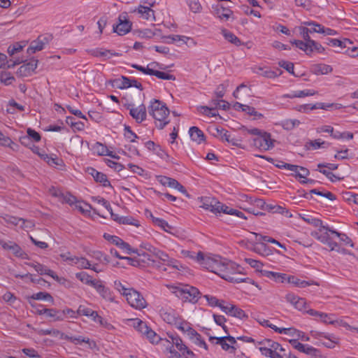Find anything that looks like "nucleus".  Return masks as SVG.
<instances>
[{
	"mask_svg": "<svg viewBox=\"0 0 358 358\" xmlns=\"http://www.w3.org/2000/svg\"><path fill=\"white\" fill-rule=\"evenodd\" d=\"M196 260L201 266L206 269L219 275L222 262L224 259L218 255H205L203 252H199L196 255Z\"/></svg>",
	"mask_w": 358,
	"mask_h": 358,
	"instance_id": "f257e3e1",
	"label": "nucleus"
},
{
	"mask_svg": "<svg viewBox=\"0 0 358 358\" xmlns=\"http://www.w3.org/2000/svg\"><path fill=\"white\" fill-rule=\"evenodd\" d=\"M173 292L183 302L196 303L201 294L199 290L189 285H180L173 287Z\"/></svg>",
	"mask_w": 358,
	"mask_h": 358,
	"instance_id": "f03ea898",
	"label": "nucleus"
},
{
	"mask_svg": "<svg viewBox=\"0 0 358 358\" xmlns=\"http://www.w3.org/2000/svg\"><path fill=\"white\" fill-rule=\"evenodd\" d=\"M241 266L236 264L234 262L224 259V262H222L221 266V270L223 271H220L218 275L231 282L239 283L245 282V279L234 276V275L237 273H241Z\"/></svg>",
	"mask_w": 358,
	"mask_h": 358,
	"instance_id": "7ed1b4c3",
	"label": "nucleus"
},
{
	"mask_svg": "<svg viewBox=\"0 0 358 358\" xmlns=\"http://www.w3.org/2000/svg\"><path fill=\"white\" fill-rule=\"evenodd\" d=\"M167 336L168 338H161L159 342L165 347L166 350H168L169 353H171V350H174V347H176V348L182 352L184 355L185 353H187L190 356L194 355V353L184 344L183 341L178 336L169 334H168Z\"/></svg>",
	"mask_w": 358,
	"mask_h": 358,
	"instance_id": "20e7f679",
	"label": "nucleus"
},
{
	"mask_svg": "<svg viewBox=\"0 0 358 358\" xmlns=\"http://www.w3.org/2000/svg\"><path fill=\"white\" fill-rule=\"evenodd\" d=\"M273 141L269 133L263 131L253 138V145L262 151H266L274 146Z\"/></svg>",
	"mask_w": 358,
	"mask_h": 358,
	"instance_id": "39448f33",
	"label": "nucleus"
},
{
	"mask_svg": "<svg viewBox=\"0 0 358 358\" xmlns=\"http://www.w3.org/2000/svg\"><path fill=\"white\" fill-rule=\"evenodd\" d=\"M126 299L128 303L136 308L143 309L146 306V301L143 296L134 289H130L126 294Z\"/></svg>",
	"mask_w": 358,
	"mask_h": 358,
	"instance_id": "423d86ee",
	"label": "nucleus"
},
{
	"mask_svg": "<svg viewBox=\"0 0 358 358\" xmlns=\"http://www.w3.org/2000/svg\"><path fill=\"white\" fill-rule=\"evenodd\" d=\"M154 256L156 258L155 260H157V262L154 266H157L159 269L166 271V268L164 266V265L175 267L173 264L174 259H171L164 252L154 248Z\"/></svg>",
	"mask_w": 358,
	"mask_h": 358,
	"instance_id": "0eeeda50",
	"label": "nucleus"
},
{
	"mask_svg": "<svg viewBox=\"0 0 358 358\" xmlns=\"http://www.w3.org/2000/svg\"><path fill=\"white\" fill-rule=\"evenodd\" d=\"M209 341L212 343L220 345L224 350L234 352L235 348L233 346L236 343L234 337L231 336H225L222 337L210 336Z\"/></svg>",
	"mask_w": 358,
	"mask_h": 358,
	"instance_id": "6e6552de",
	"label": "nucleus"
},
{
	"mask_svg": "<svg viewBox=\"0 0 358 358\" xmlns=\"http://www.w3.org/2000/svg\"><path fill=\"white\" fill-rule=\"evenodd\" d=\"M119 23L113 25V31L118 35L123 36L129 32L131 29V23L127 19V13H124L118 17Z\"/></svg>",
	"mask_w": 358,
	"mask_h": 358,
	"instance_id": "1a4fd4ad",
	"label": "nucleus"
},
{
	"mask_svg": "<svg viewBox=\"0 0 358 358\" xmlns=\"http://www.w3.org/2000/svg\"><path fill=\"white\" fill-rule=\"evenodd\" d=\"M0 245L6 250L10 251L15 257L22 259H28V255L15 242L5 241L0 239Z\"/></svg>",
	"mask_w": 358,
	"mask_h": 358,
	"instance_id": "9d476101",
	"label": "nucleus"
},
{
	"mask_svg": "<svg viewBox=\"0 0 358 358\" xmlns=\"http://www.w3.org/2000/svg\"><path fill=\"white\" fill-rule=\"evenodd\" d=\"M74 116H68L66 118V122L71 126L73 131H83L85 129V124L80 120V118L87 121L86 115L83 113H73Z\"/></svg>",
	"mask_w": 358,
	"mask_h": 358,
	"instance_id": "9b49d317",
	"label": "nucleus"
},
{
	"mask_svg": "<svg viewBox=\"0 0 358 358\" xmlns=\"http://www.w3.org/2000/svg\"><path fill=\"white\" fill-rule=\"evenodd\" d=\"M126 259L129 262L130 265L134 266H143V264H147L148 265L152 264L154 266L156 264L157 260L151 259L150 256L145 253L143 252L142 254L138 253L137 257H126Z\"/></svg>",
	"mask_w": 358,
	"mask_h": 358,
	"instance_id": "f8f14e48",
	"label": "nucleus"
},
{
	"mask_svg": "<svg viewBox=\"0 0 358 358\" xmlns=\"http://www.w3.org/2000/svg\"><path fill=\"white\" fill-rule=\"evenodd\" d=\"M343 108V105L341 103H317L315 104L308 103L305 104L300 106V109L303 108L304 110H313L315 109H322V110H341Z\"/></svg>",
	"mask_w": 358,
	"mask_h": 358,
	"instance_id": "ddd939ff",
	"label": "nucleus"
},
{
	"mask_svg": "<svg viewBox=\"0 0 358 358\" xmlns=\"http://www.w3.org/2000/svg\"><path fill=\"white\" fill-rule=\"evenodd\" d=\"M159 312L163 320L171 325L178 324L180 318L176 311L171 308H162Z\"/></svg>",
	"mask_w": 358,
	"mask_h": 358,
	"instance_id": "4468645a",
	"label": "nucleus"
},
{
	"mask_svg": "<svg viewBox=\"0 0 358 358\" xmlns=\"http://www.w3.org/2000/svg\"><path fill=\"white\" fill-rule=\"evenodd\" d=\"M251 89L244 83L238 85L233 92V96L243 103L247 102L250 97Z\"/></svg>",
	"mask_w": 358,
	"mask_h": 358,
	"instance_id": "2eb2a0df",
	"label": "nucleus"
},
{
	"mask_svg": "<svg viewBox=\"0 0 358 358\" xmlns=\"http://www.w3.org/2000/svg\"><path fill=\"white\" fill-rule=\"evenodd\" d=\"M285 299L287 302L292 304L295 308L300 311L306 310V300L304 298H301L292 293H289L286 295Z\"/></svg>",
	"mask_w": 358,
	"mask_h": 358,
	"instance_id": "dca6fc26",
	"label": "nucleus"
},
{
	"mask_svg": "<svg viewBox=\"0 0 358 358\" xmlns=\"http://www.w3.org/2000/svg\"><path fill=\"white\" fill-rule=\"evenodd\" d=\"M221 310L226 314L239 319H247L248 317L243 310L235 305L229 304L224 306V307H221Z\"/></svg>",
	"mask_w": 358,
	"mask_h": 358,
	"instance_id": "f3484780",
	"label": "nucleus"
},
{
	"mask_svg": "<svg viewBox=\"0 0 358 358\" xmlns=\"http://www.w3.org/2000/svg\"><path fill=\"white\" fill-rule=\"evenodd\" d=\"M48 39L45 36H40L36 40L33 41L30 46L27 48L28 54H34L37 51L42 50L44 48V45L48 43Z\"/></svg>",
	"mask_w": 358,
	"mask_h": 358,
	"instance_id": "a211bd4d",
	"label": "nucleus"
},
{
	"mask_svg": "<svg viewBox=\"0 0 358 358\" xmlns=\"http://www.w3.org/2000/svg\"><path fill=\"white\" fill-rule=\"evenodd\" d=\"M217 134L220 136L222 141L228 142L233 146L241 148V140L232 136V135L227 130L224 129H217Z\"/></svg>",
	"mask_w": 358,
	"mask_h": 358,
	"instance_id": "6ab92c4d",
	"label": "nucleus"
},
{
	"mask_svg": "<svg viewBox=\"0 0 358 358\" xmlns=\"http://www.w3.org/2000/svg\"><path fill=\"white\" fill-rule=\"evenodd\" d=\"M38 61L35 59H31L30 61L22 65L18 69V73L21 76H29L34 71L38 65Z\"/></svg>",
	"mask_w": 358,
	"mask_h": 358,
	"instance_id": "aec40b11",
	"label": "nucleus"
},
{
	"mask_svg": "<svg viewBox=\"0 0 358 358\" xmlns=\"http://www.w3.org/2000/svg\"><path fill=\"white\" fill-rule=\"evenodd\" d=\"M134 12H137L143 19L155 21V11L148 6L140 5Z\"/></svg>",
	"mask_w": 358,
	"mask_h": 358,
	"instance_id": "412c9836",
	"label": "nucleus"
},
{
	"mask_svg": "<svg viewBox=\"0 0 358 358\" xmlns=\"http://www.w3.org/2000/svg\"><path fill=\"white\" fill-rule=\"evenodd\" d=\"M29 303L31 307H35L36 304L31 302V300H43L50 302L52 304L54 303L53 297L48 292H40L36 294H34L30 296L27 297Z\"/></svg>",
	"mask_w": 358,
	"mask_h": 358,
	"instance_id": "4be33fe9",
	"label": "nucleus"
},
{
	"mask_svg": "<svg viewBox=\"0 0 358 358\" xmlns=\"http://www.w3.org/2000/svg\"><path fill=\"white\" fill-rule=\"evenodd\" d=\"M88 172L92 176L96 182L101 183L103 187L110 186V182L108 180L106 174L99 172L94 168H89Z\"/></svg>",
	"mask_w": 358,
	"mask_h": 358,
	"instance_id": "5701e85b",
	"label": "nucleus"
},
{
	"mask_svg": "<svg viewBox=\"0 0 358 358\" xmlns=\"http://www.w3.org/2000/svg\"><path fill=\"white\" fill-rule=\"evenodd\" d=\"M111 243L117 246L119 248L122 250V251L124 253H126L127 255H131L132 253H137V250L132 249L129 243L124 241L122 238H120L118 236H115V238H114V241H113L111 242Z\"/></svg>",
	"mask_w": 358,
	"mask_h": 358,
	"instance_id": "b1692460",
	"label": "nucleus"
},
{
	"mask_svg": "<svg viewBox=\"0 0 358 358\" xmlns=\"http://www.w3.org/2000/svg\"><path fill=\"white\" fill-rule=\"evenodd\" d=\"M88 52L94 57H103L106 58H110L112 56H119L120 54L117 52H113L110 50H106L103 48H94L90 50Z\"/></svg>",
	"mask_w": 358,
	"mask_h": 358,
	"instance_id": "393cba45",
	"label": "nucleus"
},
{
	"mask_svg": "<svg viewBox=\"0 0 358 358\" xmlns=\"http://www.w3.org/2000/svg\"><path fill=\"white\" fill-rule=\"evenodd\" d=\"M93 287L96 289L103 299L108 301L113 300L110 289L108 287H106L101 280H97Z\"/></svg>",
	"mask_w": 358,
	"mask_h": 358,
	"instance_id": "a878e982",
	"label": "nucleus"
},
{
	"mask_svg": "<svg viewBox=\"0 0 358 358\" xmlns=\"http://www.w3.org/2000/svg\"><path fill=\"white\" fill-rule=\"evenodd\" d=\"M218 205H220V201L215 199L206 198L203 201L201 207L217 214L218 213Z\"/></svg>",
	"mask_w": 358,
	"mask_h": 358,
	"instance_id": "bb28decb",
	"label": "nucleus"
},
{
	"mask_svg": "<svg viewBox=\"0 0 358 358\" xmlns=\"http://www.w3.org/2000/svg\"><path fill=\"white\" fill-rule=\"evenodd\" d=\"M169 113H151L152 117L155 120L157 127L162 129L170 122L168 118Z\"/></svg>",
	"mask_w": 358,
	"mask_h": 358,
	"instance_id": "cd10ccee",
	"label": "nucleus"
},
{
	"mask_svg": "<svg viewBox=\"0 0 358 358\" xmlns=\"http://www.w3.org/2000/svg\"><path fill=\"white\" fill-rule=\"evenodd\" d=\"M48 318H50L52 322H58L64 320V313L56 308H47L43 311Z\"/></svg>",
	"mask_w": 358,
	"mask_h": 358,
	"instance_id": "c85d7f7f",
	"label": "nucleus"
},
{
	"mask_svg": "<svg viewBox=\"0 0 358 358\" xmlns=\"http://www.w3.org/2000/svg\"><path fill=\"white\" fill-rule=\"evenodd\" d=\"M148 108L150 109V110H151V112H170L166 104L164 102L155 99H152L150 101Z\"/></svg>",
	"mask_w": 358,
	"mask_h": 358,
	"instance_id": "c756f323",
	"label": "nucleus"
},
{
	"mask_svg": "<svg viewBox=\"0 0 358 358\" xmlns=\"http://www.w3.org/2000/svg\"><path fill=\"white\" fill-rule=\"evenodd\" d=\"M259 345H267L271 348L273 353L282 354L285 353V350L277 342H274L270 339H264L258 343Z\"/></svg>",
	"mask_w": 358,
	"mask_h": 358,
	"instance_id": "7c9ffc66",
	"label": "nucleus"
},
{
	"mask_svg": "<svg viewBox=\"0 0 358 358\" xmlns=\"http://www.w3.org/2000/svg\"><path fill=\"white\" fill-rule=\"evenodd\" d=\"M190 138L192 141L200 144L205 141L203 132L197 127H192L189 130Z\"/></svg>",
	"mask_w": 358,
	"mask_h": 358,
	"instance_id": "2f4dec72",
	"label": "nucleus"
},
{
	"mask_svg": "<svg viewBox=\"0 0 358 358\" xmlns=\"http://www.w3.org/2000/svg\"><path fill=\"white\" fill-rule=\"evenodd\" d=\"M130 78L122 76L121 78H117L114 80H110L109 83L112 85L113 87H116L118 89H124L131 87Z\"/></svg>",
	"mask_w": 358,
	"mask_h": 358,
	"instance_id": "473e14b6",
	"label": "nucleus"
},
{
	"mask_svg": "<svg viewBox=\"0 0 358 358\" xmlns=\"http://www.w3.org/2000/svg\"><path fill=\"white\" fill-rule=\"evenodd\" d=\"M215 12L217 17L220 20H228L233 15V11L231 10L222 6H217L215 9Z\"/></svg>",
	"mask_w": 358,
	"mask_h": 358,
	"instance_id": "72a5a7b5",
	"label": "nucleus"
},
{
	"mask_svg": "<svg viewBox=\"0 0 358 358\" xmlns=\"http://www.w3.org/2000/svg\"><path fill=\"white\" fill-rule=\"evenodd\" d=\"M333 69L331 66L324 64H315L312 67V71L316 75H324L331 73Z\"/></svg>",
	"mask_w": 358,
	"mask_h": 358,
	"instance_id": "f704fd0d",
	"label": "nucleus"
},
{
	"mask_svg": "<svg viewBox=\"0 0 358 358\" xmlns=\"http://www.w3.org/2000/svg\"><path fill=\"white\" fill-rule=\"evenodd\" d=\"M222 34L224 38L231 43L236 46H240L242 44L241 40L234 34L226 29H222Z\"/></svg>",
	"mask_w": 358,
	"mask_h": 358,
	"instance_id": "c9c22d12",
	"label": "nucleus"
},
{
	"mask_svg": "<svg viewBox=\"0 0 358 358\" xmlns=\"http://www.w3.org/2000/svg\"><path fill=\"white\" fill-rule=\"evenodd\" d=\"M76 277L80 280L83 283L93 287L96 282V280L92 279V277L87 274L86 272L82 271L77 273Z\"/></svg>",
	"mask_w": 358,
	"mask_h": 358,
	"instance_id": "e433bc0d",
	"label": "nucleus"
},
{
	"mask_svg": "<svg viewBox=\"0 0 358 358\" xmlns=\"http://www.w3.org/2000/svg\"><path fill=\"white\" fill-rule=\"evenodd\" d=\"M39 156L41 159H43L45 162H46L50 166H55L61 165L62 163V159H59L57 156L55 157L52 155H48V154H39Z\"/></svg>",
	"mask_w": 358,
	"mask_h": 358,
	"instance_id": "4c0bfd02",
	"label": "nucleus"
},
{
	"mask_svg": "<svg viewBox=\"0 0 358 358\" xmlns=\"http://www.w3.org/2000/svg\"><path fill=\"white\" fill-rule=\"evenodd\" d=\"M325 339H327V341H320V343L324 347L330 349L334 348L336 345L339 343L340 340L339 338L331 334L327 335Z\"/></svg>",
	"mask_w": 358,
	"mask_h": 358,
	"instance_id": "58836bf2",
	"label": "nucleus"
},
{
	"mask_svg": "<svg viewBox=\"0 0 358 358\" xmlns=\"http://www.w3.org/2000/svg\"><path fill=\"white\" fill-rule=\"evenodd\" d=\"M264 347H260L259 348V351L262 352V355H264L266 357H270V358H284L285 357H287V355L286 353L284 354H277V353H273L272 350H271V348H268L267 345H264Z\"/></svg>",
	"mask_w": 358,
	"mask_h": 358,
	"instance_id": "ea45409f",
	"label": "nucleus"
},
{
	"mask_svg": "<svg viewBox=\"0 0 358 358\" xmlns=\"http://www.w3.org/2000/svg\"><path fill=\"white\" fill-rule=\"evenodd\" d=\"M35 270L40 275H48L54 279H58V276L55 274L54 271L43 264L35 265Z\"/></svg>",
	"mask_w": 358,
	"mask_h": 358,
	"instance_id": "a19ab883",
	"label": "nucleus"
},
{
	"mask_svg": "<svg viewBox=\"0 0 358 358\" xmlns=\"http://www.w3.org/2000/svg\"><path fill=\"white\" fill-rule=\"evenodd\" d=\"M301 124V122L296 119H289L282 120L279 124L286 130H292L296 127H298Z\"/></svg>",
	"mask_w": 358,
	"mask_h": 358,
	"instance_id": "79ce46f5",
	"label": "nucleus"
},
{
	"mask_svg": "<svg viewBox=\"0 0 358 358\" xmlns=\"http://www.w3.org/2000/svg\"><path fill=\"white\" fill-rule=\"evenodd\" d=\"M287 282L292 283L296 287L303 288L310 285L314 284L313 282H308L306 280H301L294 275H289Z\"/></svg>",
	"mask_w": 358,
	"mask_h": 358,
	"instance_id": "37998d69",
	"label": "nucleus"
},
{
	"mask_svg": "<svg viewBox=\"0 0 358 358\" xmlns=\"http://www.w3.org/2000/svg\"><path fill=\"white\" fill-rule=\"evenodd\" d=\"M161 38L162 39H171V41H164V43H174L179 41H182L184 43H187V40H189V38L185 36L180 35H169V36H162Z\"/></svg>",
	"mask_w": 358,
	"mask_h": 358,
	"instance_id": "c03bdc74",
	"label": "nucleus"
},
{
	"mask_svg": "<svg viewBox=\"0 0 358 358\" xmlns=\"http://www.w3.org/2000/svg\"><path fill=\"white\" fill-rule=\"evenodd\" d=\"M304 220L312 224L313 226L315 227H320L318 231L320 232H322L323 230H326V231H329V229H330V228L329 227H327V226H324L323 225V223H322V221L320 219H317V218H305Z\"/></svg>",
	"mask_w": 358,
	"mask_h": 358,
	"instance_id": "a18cd8bd",
	"label": "nucleus"
},
{
	"mask_svg": "<svg viewBox=\"0 0 358 358\" xmlns=\"http://www.w3.org/2000/svg\"><path fill=\"white\" fill-rule=\"evenodd\" d=\"M329 231L331 234H334L337 237H338L340 241L341 242H343L345 243V245L353 247V243H352V240L346 234L340 233V232H338L334 229H329Z\"/></svg>",
	"mask_w": 358,
	"mask_h": 358,
	"instance_id": "49530a36",
	"label": "nucleus"
},
{
	"mask_svg": "<svg viewBox=\"0 0 358 358\" xmlns=\"http://www.w3.org/2000/svg\"><path fill=\"white\" fill-rule=\"evenodd\" d=\"M329 45L334 46V47H339L341 50L346 48L348 45H351L352 42L347 38H344L343 41L336 39V38H332L329 41Z\"/></svg>",
	"mask_w": 358,
	"mask_h": 358,
	"instance_id": "de8ad7c7",
	"label": "nucleus"
},
{
	"mask_svg": "<svg viewBox=\"0 0 358 358\" xmlns=\"http://www.w3.org/2000/svg\"><path fill=\"white\" fill-rule=\"evenodd\" d=\"M151 343L152 344H157L159 343V341L161 340V337L157 335L152 329H151L150 327L148 328V331L145 334H143Z\"/></svg>",
	"mask_w": 358,
	"mask_h": 358,
	"instance_id": "09e8293b",
	"label": "nucleus"
},
{
	"mask_svg": "<svg viewBox=\"0 0 358 358\" xmlns=\"http://www.w3.org/2000/svg\"><path fill=\"white\" fill-rule=\"evenodd\" d=\"M92 320L94 322L99 323L101 326L104 327L107 329H111L113 328V325L108 323L101 316H100L96 311L95 312V314L92 316Z\"/></svg>",
	"mask_w": 358,
	"mask_h": 358,
	"instance_id": "8fccbe9b",
	"label": "nucleus"
},
{
	"mask_svg": "<svg viewBox=\"0 0 358 358\" xmlns=\"http://www.w3.org/2000/svg\"><path fill=\"white\" fill-rule=\"evenodd\" d=\"M232 109L234 110H242L243 112L248 110L249 112H255V108L243 102H236L232 105Z\"/></svg>",
	"mask_w": 358,
	"mask_h": 358,
	"instance_id": "3c124183",
	"label": "nucleus"
},
{
	"mask_svg": "<svg viewBox=\"0 0 358 358\" xmlns=\"http://www.w3.org/2000/svg\"><path fill=\"white\" fill-rule=\"evenodd\" d=\"M291 43L294 44L300 50L305 51L307 55L312 53V49L310 48V45L306 42L299 40H294L293 41H291Z\"/></svg>",
	"mask_w": 358,
	"mask_h": 358,
	"instance_id": "603ef678",
	"label": "nucleus"
},
{
	"mask_svg": "<svg viewBox=\"0 0 358 358\" xmlns=\"http://www.w3.org/2000/svg\"><path fill=\"white\" fill-rule=\"evenodd\" d=\"M203 297L208 301V305L212 307L217 306L220 308L221 307H224V305L223 304L224 301L218 300L215 296L210 295H204Z\"/></svg>",
	"mask_w": 358,
	"mask_h": 358,
	"instance_id": "864d4df0",
	"label": "nucleus"
},
{
	"mask_svg": "<svg viewBox=\"0 0 358 358\" xmlns=\"http://www.w3.org/2000/svg\"><path fill=\"white\" fill-rule=\"evenodd\" d=\"M158 179L159 182L164 186L173 188L175 187L176 184H177V180L176 179L167 176H160L158 177Z\"/></svg>",
	"mask_w": 358,
	"mask_h": 358,
	"instance_id": "5fc2aeb1",
	"label": "nucleus"
},
{
	"mask_svg": "<svg viewBox=\"0 0 358 358\" xmlns=\"http://www.w3.org/2000/svg\"><path fill=\"white\" fill-rule=\"evenodd\" d=\"M95 312L96 311L85 306L80 305L78 308L77 314L80 315H85L92 319V316L95 314Z\"/></svg>",
	"mask_w": 358,
	"mask_h": 358,
	"instance_id": "6e6d98bb",
	"label": "nucleus"
},
{
	"mask_svg": "<svg viewBox=\"0 0 358 358\" xmlns=\"http://www.w3.org/2000/svg\"><path fill=\"white\" fill-rule=\"evenodd\" d=\"M119 223L122 224L134 225L135 227L140 226L139 222L131 216L120 217L119 219Z\"/></svg>",
	"mask_w": 358,
	"mask_h": 358,
	"instance_id": "4d7b16f0",
	"label": "nucleus"
},
{
	"mask_svg": "<svg viewBox=\"0 0 358 358\" xmlns=\"http://www.w3.org/2000/svg\"><path fill=\"white\" fill-rule=\"evenodd\" d=\"M72 260H76L77 261V267L78 268L83 269V268H90V262L85 257H73V259Z\"/></svg>",
	"mask_w": 358,
	"mask_h": 358,
	"instance_id": "13d9d810",
	"label": "nucleus"
},
{
	"mask_svg": "<svg viewBox=\"0 0 358 358\" xmlns=\"http://www.w3.org/2000/svg\"><path fill=\"white\" fill-rule=\"evenodd\" d=\"M125 110H129V112H146V108L145 105L141 104L138 108L133 103H126L124 105Z\"/></svg>",
	"mask_w": 358,
	"mask_h": 358,
	"instance_id": "bf43d9fd",
	"label": "nucleus"
},
{
	"mask_svg": "<svg viewBox=\"0 0 358 358\" xmlns=\"http://www.w3.org/2000/svg\"><path fill=\"white\" fill-rule=\"evenodd\" d=\"M259 70L261 71L259 73L266 78H273L278 77L279 75L282 73V71L280 70H278L280 72L278 73L277 72L272 71L269 69H264V68H259Z\"/></svg>",
	"mask_w": 358,
	"mask_h": 358,
	"instance_id": "052dcab7",
	"label": "nucleus"
},
{
	"mask_svg": "<svg viewBox=\"0 0 358 358\" xmlns=\"http://www.w3.org/2000/svg\"><path fill=\"white\" fill-rule=\"evenodd\" d=\"M304 24L309 26L310 27L308 28L310 34L313 33H322L323 31V26L320 24L313 22H306Z\"/></svg>",
	"mask_w": 358,
	"mask_h": 358,
	"instance_id": "680f3d73",
	"label": "nucleus"
},
{
	"mask_svg": "<svg viewBox=\"0 0 358 358\" xmlns=\"http://www.w3.org/2000/svg\"><path fill=\"white\" fill-rule=\"evenodd\" d=\"M329 231H327L325 232H320L318 231H313L311 233V236L320 241L321 243H324L327 242V240L329 238L330 235L328 233Z\"/></svg>",
	"mask_w": 358,
	"mask_h": 358,
	"instance_id": "e2e57ef3",
	"label": "nucleus"
},
{
	"mask_svg": "<svg viewBox=\"0 0 358 358\" xmlns=\"http://www.w3.org/2000/svg\"><path fill=\"white\" fill-rule=\"evenodd\" d=\"M3 220L6 223L11 224L15 226L18 225L21 223V227H22L23 224H24V220L11 215H6L3 217Z\"/></svg>",
	"mask_w": 358,
	"mask_h": 358,
	"instance_id": "0e129e2a",
	"label": "nucleus"
},
{
	"mask_svg": "<svg viewBox=\"0 0 358 358\" xmlns=\"http://www.w3.org/2000/svg\"><path fill=\"white\" fill-rule=\"evenodd\" d=\"M316 171H320L322 174H324L328 179H329L331 182H336L341 180V178L336 176L332 172H331L328 169H325L324 168L317 169Z\"/></svg>",
	"mask_w": 358,
	"mask_h": 358,
	"instance_id": "69168bd1",
	"label": "nucleus"
},
{
	"mask_svg": "<svg viewBox=\"0 0 358 358\" xmlns=\"http://www.w3.org/2000/svg\"><path fill=\"white\" fill-rule=\"evenodd\" d=\"M93 149L97 152L99 155L107 156L109 150L108 148L101 143H96L93 147Z\"/></svg>",
	"mask_w": 358,
	"mask_h": 358,
	"instance_id": "338daca9",
	"label": "nucleus"
},
{
	"mask_svg": "<svg viewBox=\"0 0 358 358\" xmlns=\"http://www.w3.org/2000/svg\"><path fill=\"white\" fill-rule=\"evenodd\" d=\"M306 354L310 358H325L321 353L320 350L312 346H309Z\"/></svg>",
	"mask_w": 358,
	"mask_h": 358,
	"instance_id": "774afa93",
	"label": "nucleus"
}]
</instances>
